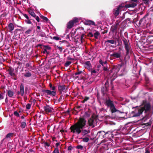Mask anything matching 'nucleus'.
I'll list each match as a JSON object with an SVG mask.
<instances>
[{
    "instance_id": "1",
    "label": "nucleus",
    "mask_w": 153,
    "mask_h": 153,
    "mask_svg": "<svg viewBox=\"0 0 153 153\" xmlns=\"http://www.w3.org/2000/svg\"><path fill=\"white\" fill-rule=\"evenodd\" d=\"M70 129L71 132L78 135L81 133L83 136L90 133V127L86 124V121L83 118H80L77 122L72 126Z\"/></svg>"
},
{
    "instance_id": "2",
    "label": "nucleus",
    "mask_w": 153,
    "mask_h": 153,
    "mask_svg": "<svg viewBox=\"0 0 153 153\" xmlns=\"http://www.w3.org/2000/svg\"><path fill=\"white\" fill-rule=\"evenodd\" d=\"M151 108V106L150 104L149 103H146V101H143L141 107L136 109L134 111L132 112V113L134 114L132 117L139 116L144 111L145 114L147 115V113L150 111Z\"/></svg>"
},
{
    "instance_id": "3",
    "label": "nucleus",
    "mask_w": 153,
    "mask_h": 153,
    "mask_svg": "<svg viewBox=\"0 0 153 153\" xmlns=\"http://www.w3.org/2000/svg\"><path fill=\"white\" fill-rule=\"evenodd\" d=\"M106 106L112 113L119 111L116 108L114 101L109 97H106Z\"/></svg>"
},
{
    "instance_id": "4",
    "label": "nucleus",
    "mask_w": 153,
    "mask_h": 153,
    "mask_svg": "<svg viewBox=\"0 0 153 153\" xmlns=\"http://www.w3.org/2000/svg\"><path fill=\"white\" fill-rule=\"evenodd\" d=\"M123 64H118L115 66L113 68H111L110 70H108L106 67V73L108 74L109 75L112 73V76L114 77L117 76V73L119 71L121 68L122 67Z\"/></svg>"
},
{
    "instance_id": "5",
    "label": "nucleus",
    "mask_w": 153,
    "mask_h": 153,
    "mask_svg": "<svg viewBox=\"0 0 153 153\" xmlns=\"http://www.w3.org/2000/svg\"><path fill=\"white\" fill-rule=\"evenodd\" d=\"M122 40L123 41V44L125 45V48L126 51V56H128L129 54H132V51L129 45L128 42L127 40L123 36V38H121Z\"/></svg>"
},
{
    "instance_id": "6",
    "label": "nucleus",
    "mask_w": 153,
    "mask_h": 153,
    "mask_svg": "<svg viewBox=\"0 0 153 153\" xmlns=\"http://www.w3.org/2000/svg\"><path fill=\"white\" fill-rule=\"evenodd\" d=\"M50 88L53 91H51L48 90H45L44 91L47 93L48 95H51L53 96H55L56 94V92L55 91H54L55 89V87L53 86Z\"/></svg>"
},
{
    "instance_id": "7",
    "label": "nucleus",
    "mask_w": 153,
    "mask_h": 153,
    "mask_svg": "<svg viewBox=\"0 0 153 153\" xmlns=\"http://www.w3.org/2000/svg\"><path fill=\"white\" fill-rule=\"evenodd\" d=\"M78 22V19L74 18L72 20L70 21L67 24V27L68 29H71L74 26V24Z\"/></svg>"
},
{
    "instance_id": "8",
    "label": "nucleus",
    "mask_w": 153,
    "mask_h": 153,
    "mask_svg": "<svg viewBox=\"0 0 153 153\" xmlns=\"http://www.w3.org/2000/svg\"><path fill=\"white\" fill-rule=\"evenodd\" d=\"M97 120L93 117L91 118L88 120V123L90 126L94 127L96 125Z\"/></svg>"
},
{
    "instance_id": "9",
    "label": "nucleus",
    "mask_w": 153,
    "mask_h": 153,
    "mask_svg": "<svg viewBox=\"0 0 153 153\" xmlns=\"http://www.w3.org/2000/svg\"><path fill=\"white\" fill-rule=\"evenodd\" d=\"M44 111L46 113H51L53 112V109L48 105H46L43 107Z\"/></svg>"
},
{
    "instance_id": "10",
    "label": "nucleus",
    "mask_w": 153,
    "mask_h": 153,
    "mask_svg": "<svg viewBox=\"0 0 153 153\" xmlns=\"http://www.w3.org/2000/svg\"><path fill=\"white\" fill-rule=\"evenodd\" d=\"M123 7L122 4H120L117 7V10L114 12L115 16H117L119 14L120 10L123 9Z\"/></svg>"
},
{
    "instance_id": "11",
    "label": "nucleus",
    "mask_w": 153,
    "mask_h": 153,
    "mask_svg": "<svg viewBox=\"0 0 153 153\" xmlns=\"http://www.w3.org/2000/svg\"><path fill=\"white\" fill-rule=\"evenodd\" d=\"M37 35L42 37L47 38L48 35H46L44 32H43L42 30H37Z\"/></svg>"
},
{
    "instance_id": "12",
    "label": "nucleus",
    "mask_w": 153,
    "mask_h": 153,
    "mask_svg": "<svg viewBox=\"0 0 153 153\" xmlns=\"http://www.w3.org/2000/svg\"><path fill=\"white\" fill-rule=\"evenodd\" d=\"M58 89L59 91L62 93V92H66L67 89L65 88V86L64 85H59Z\"/></svg>"
},
{
    "instance_id": "13",
    "label": "nucleus",
    "mask_w": 153,
    "mask_h": 153,
    "mask_svg": "<svg viewBox=\"0 0 153 153\" xmlns=\"http://www.w3.org/2000/svg\"><path fill=\"white\" fill-rule=\"evenodd\" d=\"M110 56L111 57L113 58V59H115L116 58H120L121 56V55L120 53L116 52L114 53L111 54Z\"/></svg>"
},
{
    "instance_id": "14",
    "label": "nucleus",
    "mask_w": 153,
    "mask_h": 153,
    "mask_svg": "<svg viewBox=\"0 0 153 153\" xmlns=\"http://www.w3.org/2000/svg\"><path fill=\"white\" fill-rule=\"evenodd\" d=\"M112 132L110 131H108L106 132V137L109 140L111 139V138L113 137L112 134Z\"/></svg>"
},
{
    "instance_id": "15",
    "label": "nucleus",
    "mask_w": 153,
    "mask_h": 153,
    "mask_svg": "<svg viewBox=\"0 0 153 153\" xmlns=\"http://www.w3.org/2000/svg\"><path fill=\"white\" fill-rule=\"evenodd\" d=\"M146 41L149 44L153 43V36L151 35L148 36Z\"/></svg>"
},
{
    "instance_id": "16",
    "label": "nucleus",
    "mask_w": 153,
    "mask_h": 153,
    "mask_svg": "<svg viewBox=\"0 0 153 153\" xmlns=\"http://www.w3.org/2000/svg\"><path fill=\"white\" fill-rule=\"evenodd\" d=\"M85 24L87 25H95V22L94 21L90 20H87L85 22Z\"/></svg>"
},
{
    "instance_id": "17",
    "label": "nucleus",
    "mask_w": 153,
    "mask_h": 153,
    "mask_svg": "<svg viewBox=\"0 0 153 153\" xmlns=\"http://www.w3.org/2000/svg\"><path fill=\"white\" fill-rule=\"evenodd\" d=\"M20 93L21 96L23 95L24 94V85L22 83L20 86Z\"/></svg>"
},
{
    "instance_id": "18",
    "label": "nucleus",
    "mask_w": 153,
    "mask_h": 153,
    "mask_svg": "<svg viewBox=\"0 0 153 153\" xmlns=\"http://www.w3.org/2000/svg\"><path fill=\"white\" fill-rule=\"evenodd\" d=\"M85 66L88 69H90L91 67V65L90 61H88L85 62Z\"/></svg>"
},
{
    "instance_id": "19",
    "label": "nucleus",
    "mask_w": 153,
    "mask_h": 153,
    "mask_svg": "<svg viewBox=\"0 0 153 153\" xmlns=\"http://www.w3.org/2000/svg\"><path fill=\"white\" fill-rule=\"evenodd\" d=\"M9 74L11 76H13L15 75L14 72V69L12 68H10L7 71Z\"/></svg>"
},
{
    "instance_id": "20",
    "label": "nucleus",
    "mask_w": 153,
    "mask_h": 153,
    "mask_svg": "<svg viewBox=\"0 0 153 153\" xmlns=\"http://www.w3.org/2000/svg\"><path fill=\"white\" fill-rule=\"evenodd\" d=\"M8 27L9 31L11 32L14 29V26L12 23H10L8 25Z\"/></svg>"
},
{
    "instance_id": "21",
    "label": "nucleus",
    "mask_w": 153,
    "mask_h": 153,
    "mask_svg": "<svg viewBox=\"0 0 153 153\" xmlns=\"http://www.w3.org/2000/svg\"><path fill=\"white\" fill-rule=\"evenodd\" d=\"M117 28V27L114 25H113L111 27V30L113 33L116 32Z\"/></svg>"
},
{
    "instance_id": "22",
    "label": "nucleus",
    "mask_w": 153,
    "mask_h": 153,
    "mask_svg": "<svg viewBox=\"0 0 153 153\" xmlns=\"http://www.w3.org/2000/svg\"><path fill=\"white\" fill-rule=\"evenodd\" d=\"M28 13L29 14L32 16L35 17H36V15L32 10H28Z\"/></svg>"
},
{
    "instance_id": "23",
    "label": "nucleus",
    "mask_w": 153,
    "mask_h": 153,
    "mask_svg": "<svg viewBox=\"0 0 153 153\" xmlns=\"http://www.w3.org/2000/svg\"><path fill=\"white\" fill-rule=\"evenodd\" d=\"M7 94L9 97H12L13 96L14 93L12 91L10 90L8 91Z\"/></svg>"
},
{
    "instance_id": "24",
    "label": "nucleus",
    "mask_w": 153,
    "mask_h": 153,
    "mask_svg": "<svg viewBox=\"0 0 153 153\" xmlns=\"http://www.w3.org/2000/svg\"><path fill=\"white\" fill-rule=\"evenodd\" d=\"M32 75V74L30 72H27L25 73L24 74V76L26 77H28L31 76Z\"/></svg>"
},
{
    "instance_id": "25",
    "label": "nucleus",
    "mask_w": 153,
    "mask_h": 153,
    "mask_svg": "<svg viewBox=\"0 0 153 153\" xmlns=\"http://www.w3.org/2000/svg\"><path fill=\"white\" fill-rule=\"evenodd\" d=\"M152 14V13H151V11H150V12H149L148 13H147V14H146V15H145V16H144V17L143 18L141 19H140V23H142V22L143 21V19H145V17H146V16H149V15H150V14Z\"/></svg>"
},
{
    "instance_id": "26",
    "label": "nucleus",
    "mask_w": 153,
    "mask_h": 153,
    "mask_svg": "<svg viewBox=\"0 0 153 153\" xmlns=\"http://www.w3.org/2000/svg\"><path fill=\"white\" fill-rule=\"evenodd\" d=\"M25 67L26 68H29V69H32V67L31 65V63L29 62L26 63L25 64Z\"/></svg>"
},
{
    "instance_id": "27",
    "label": "nucleus",
    "mask_w": 153,
    "mask_h": 153,
    "mask_svg": "<svg viewBox=\"0 0 153 153\" xmlns=\"http://www.w3.org/2000/svg\"><path fill=\"white\" fill-rule=\"evenodd\" d=\"M26 126V123L25 122H22L21 123V127L22 128H25Z\"/></svg>"
},
{
    "instance_id": "28",
    "label": "nucleus",
    "mask_w": 153,
    "mask_h": 153,
    "mask_svg": "<svg viewBox=\"0 0 153 153\" xmlns=\"http://www.w3.org/2000/svg\"><path fill=\"white\" fill-rule=\"evenodd\" d=\"M106 74H107L108 75L107 76V78H108L109 79V77H110L111 78H113V79H112V80H112V81H113V79L117 77V76H116V77H114L113 76H112V75H111L112 73H111V74H110L109 75L108 74H107V73H106Z\"/></svg>"
},
{
    "instance_id": "29",
    "label": "nucleus",
    "mask_w": 153,
    "mask_h": 153,
    "mask_svg": "<svg viewBox=\"0 0 153 153\" xmlns=\"http://www.w3.org/2000/svg\"><path fill=\"white\" fill-rule=\"evenodd\" d=\"M83 141L85 142H87L89 140V138L88 137H85L82 138Z\"/></svg>"
},
{
    "instance_id": "30",
    "label": "nucleus",
    "mask_w": 153,
    "mask_h": 153,
    "mask_svg": "<svg viewBox=\"0 0 153 153\" xmlns=\"http://www.w3.org/2000/svg\"><path fill=\"white\" fill-rule=\"evenodd\" d=\"M53 153H60L59 150L58 148H55V149L53 152Z\"/></svg>"
},
{
    "instance_id": "31",
    "label": "nucleus",
    "mask_w": 153,
    "mask_h": 153,
    "mask_svg": "<svg viewBox=\"0 0 153 153\" xmlns=\"http://www.w3.org/2000/svg\"><path fill=\"white\" fill-rule=\"evenodd\" d=\"M40 17L41 19H42L43 20L46 22H47L48 20V19L47 17L43 16L41 15L40 16Z\"/></svg>"
},
{
    "instance_id": "32",
    "label": "nucleus",
    "mask_w": 153,
    "mask_h": 153,
    "mask_svg": "<svg viewBox=\"0 0 153 153\" xmlns=\"http://www.w3.org/2000/svg\"><path fill=\"white\" fill-rule=\"evenodd\" d=\"M71 63V62L70 61H67L65 63V66L66 67L68 66Z\"/></svg>"
},
{
    "instance_id": "33",
    "label": "nucleus",
    "mask_w": 153,
    "mask_h": 153,
    "mask_svg": "<svg viewBox=\"0 0 153 153\" xmlns=\"http://www.w3.org/2000/svg\"><path fill=\"white\" fill-rule=\"evenodd\" d=\"M31 32V30L30 29H28L27 31H26L25 32V33L26 35H28L30 34Z\"/></svg>"
},
{
    "instance_id": "34",
    "label": "nucleus",
    "mask_w": 153,
    "mask_h": 153,
    "mask_svg": "<svg viewBox=\"0 0 153 153\" xmlns=\"http://www.w3.org/2000/svg\"><path fill=\"white\" fill-rule=\"evenodd\" d=\"M131 7H134L137 6V4L134 2L130 4Z\"/></svg>"
},
{
    "instance_id": "35",
    "label": "nucleus",
    "mask_w": 153,
    "mask_h": 153,
    "mask_svg": "<svg viewBox=\"0 0 153 153\" xmlns=\"http://www.w3.org/2000/svg\"><path fill=\"white\" fill-rule=\"evenodd\" d=\"M106 42H108L111 44H114L115 42L114 40H108L106 41Z\"/></svg>"
},
{
    "instance_id": "36",
    "label": "nucleus",
    "mask_w": 153,
    "mask_h": 153,
    "mask_svg": "<svg viewBox=\"0 0 153 153\" xmlns=\"http://www.w3.org/2000/svg\"><path fill=\"white\" fill-rule=\"evenodd\" d=\"M120 23V21H119L118 20L116 21L114 25H115V26H116L117 27H118V26Z\"/></svg>"
},
{
    "instance_id": "37",
    "label": "nucleus",
    "mask_w": 153,
    "mask_h": 153,
    "mask_svg": "<svg viewBox=\"0 0 153 153\" xmlns=\"http://www.w3.org/2000/svg\"><path fill=\"white\" fill-rule=\"evenodd\" d=\"M31 106V104L28 103L26 105V108L27 109H30Z\"/></svg>"
},
{
    "instance_id": "38",
    "label": "nucleus",
    "mask_w": 153,
    "mask_h": 153,
    "mask_svg": "<svg viewBox=\"0 0 153 153\" xmlns=\"http://www.w3.org/2000/svg\"><path fill=\"white\" fill-rule=\"evenodd\" d=\"M99 35V33L98 32H96L94 33V36L96 38H97Z\"/></svg>"
},
{
    "instance_id": "39",
    "label": "nucleus",
    "mask_w": 153,
    "mask_h": 153,
    "mask_svg": "<svg viewBox=\"0 0 153 153\" xmlns=\"http://www.w3.org/2000/svg\"><path fill=\"white\" fill-rule=\"evenodd\" d=\"M76 148L77 149H83V146H81V145H78L76 147Z\"/></svg>"
},
{
    "instance_id": "40",
    "label": "nucleus",
    "mask_w": 153,
    "mask_h": 153,
    "mask_svg": "<svg viewBox=\"0 0 153 153\" xmlns=\"http://www.w3.org/2000/svg\"><path fill=\"white\" fill-rule=\"evenodd\" d=\"M123 8L124 7H126V8H129L131 7H130V4H128L125 5H123Z\"/></svg>"
},
{
    "instance_id": "41",
    "label": "nucleus",
    "mask_w": 153,
    "mask_h": 153,
    "mask_svg": "<svg viewBox=\"0 0 153 153\" xmlns=\"http://www.w3.org/2000/svg\"><path fill=\"white\" fill-rule=\"evenodd\" d=\"M142 1L146 4H148L149 3V0H142Z\"/></svg>"
},
{
    "instance_id": "42",
    "label": "nucleus",
    "mask_w": 153,
    "mask_h": 153,
    "mask_svg": "<svg viewBox=\"0 0 153 153\" xmlns=\"http://www.w3.org/2000/svg\"><path fill=\"white\" fill-rule=\"evenodd\" d=\"M12 135L13 133H8L7 135L6 136V137L7 138H10L12 136Z\"/></svg>"
},
{
    "instance_id": "43",
    "label": "nucleus",
    "mask_w": 153,
    "mask_h": 153,
    "mask_svg": "<svg viewBox=\"0 0 153 153\" xmlns=\"http://www.w3.org/2000/svg\"><path fill=\"white\" fill-rule=\"evenodd\" d=\"M99 62L102 66H104V65L105 64V62H103L101 59L100 60Z\"/></svg>"
},
{
    "instance_id": "44",
    "label": "nucleus",
    "mask_w": 153,
    "mask_h": 153,
    "mask_svg": "<svg viewBox=\"0 0 153 153\" xmlns=\"http://www.w3.org/2000/svg\"><path fill=\"white\" fill-rule=\"evenodd\" d=\"M14 114L15 116L16 117H19L20 116L19 113L16 111H15L14 112Z\"/></svg>"
},
{
    "instance_id": "45",
    "label": "nucleus",
    "mask_w": 153,
    "mask_h": 153,
    "mask_svg": "<svg viewBox=\"0 0 153 153\" xmlns=\"http://www.w3.org/2000/svg\"><path fill=\"white\" fill-rule=\"evenodd\" d=\"M45 48L47 50H50L51 49V48L49 46H44Z\"/></svg>"
},
{
    "instance_id": "46",
    "label": "nucleus",
    "mask_w": 153,
    "mask_h": 153,
    "mask_svg": "<svg viewBox=\"0 0 153 153\" xmlns=\"http://www.w3.org/2000/svg\"><path fill=\"white\" fill-rule=\"evenodd\" d=\"M44 146L46 147V146L47 147H49L50 146V144L47 143V142H45L44 143Z\"/></svg>"
},
{
    "instance_id": "47",
    "label": "nucleus",
    "mask_w": 153,
    "mask_h": 153,
    "mask_svg": "<svg viewBox=\"0 0 153 153\" xmlns=\"http://www.w3.org/2000/svg\"><path fill=\"white\" fill-rule=\"evenodd\" d=\"M57 47L59 50L60 51V52L61 53L62 51V47H60L58 46Z\"/></svg>"
},
{
    "instance_id": "48",
    "label": "nucleus",
    "mask_w": 153,
    "mask_h": 153,
    "mask_svg": "<svg viewBox=\"0 0 153 153\" xmlns=\"http://www.w3.org/2000/svg\"><path fill=\"white\" fill-rule=\"evenodd\" d=\"M82 73V71H78L76 73H75V75H79L80 74Z\"/></svg>"
},
{
    "instance_id": "49",
    "label": "nucleus",
    "mask_w": 153,
    "mask_h": 153,
    "mask_svg": "<svg viewBox=\"0 0 153 153\" xmlns=\"http://www.w3.org/2000/svg\"><path fill=\"white\" fill-rule=\"evenodd\" d=\"M100 14L103 17L104 16V12L103 11H101L100 12Z\"/></svg>"
},
{
    "instance_id": "50",
    "label": "nucleus",
    "mask_w": 153,
    "mask_h": 153,
    "mask_svg": "<svg viewBox=\"0 0 153 153\" xmlns=\"http://www.w3.org/2000/svg\"><path fill=\"white\" fill-rule=\"evenodd\" d=\"M151 123L150 122L146 123L144 124L146 125V126H148L151 125Z\"/></svg>"
},
{
    "instance_id": "51",
    "label": "nucleus",
    "mask_w": 153,
    "mask_h": 153,
    "mask_svg": "<svg viewBox=\"0 0 153 153\" xmlns=\"http://www.w3.org/2000/svg\"><path fill=\"white\" fill-rule=\"evenodd\" d=\"M26 22L27 24H31L32 23L31 21L30 20H29V19H27V20L26 21Z\"/></svg>"
},
{
    "instance_id": "52",
    "label": "nucleus",
    "mask_w": 153,
    "mask_h": 153,
    "mask_svg": "<svg viewBox=\"0 0 153 153\" xmlns=\"http://www.w3.org/2000/svg\"><path fill=\"white\" fill-rule=\"evenodd\" d=\"M84 37V34H82L81 35V37H80V40H81L82 42V40L83 39V37Z\"/></svg>"
},
{
    "instance_id": "53",
    "label": "nucleus",
    "mask_w": 153,
    "mask_h": 153,
    "mask_svg": "<svg viewBox=\"0 0 153 153\" xmlns=\"http://www.w3.org/2000/svg\"><path fill=\"white\" fill-rule=\"evenodd\" d=\"M23 15L24 16V17L25 18H26L27 19H29V18L28 16L26 14H24Z\"/></svg>"
},
{
    "instance_id": "54",
    "label": "nucleus",
    "mask_w": 153,
    "mask_h": 153,
    "mask_svg": "<svg viewBox=\"0 0 153 153\" xmlns=\"http://www.w3.org/2000/svg\"><path fill=\"white\" fill-rule=\"evenodd\" d=\"M53 39L56 40H58L59 39V38L57 36H54Z\"/></svg>"
},
{
    "instance_id": "55",
    "label": "nucleus",
    "mask_w": 153,
    "mask_h": 153,
    "mask_svg": "<svg viewBox=\"0 0 153 153\" xmlns=\"http://www.w3.org/2000/svg\"><path fill=\"white\" fill-rule=\"evenodd\" d=\"M89 99V98L88 97H85L84 99V100L86 102Z\"/></svg>"
},
{
    "instance_id": "56",
    "label": "nucleus",
    "mask_w": 153,
    "mask_h": 153,
    "mask_svg": "<svg viewBox=\"0 0 153 153\" xmlns=\"http://www.w3.org/2000/svg\"><path fill=\"white\" fill-rule=\"evenodd\" d=\"M36 20L38 22H39V17L38 16L36 17Z\"/></svg>"
},
{
    "instance_id": "57",
    "label": "nucleus",
    "mask_w": 153,
    "mask_h": 153,
    "mask_svg": "<svg viewBox=\"0 0 153 153\" xmlns=\"http://www.w3.org/2000/svg\"><path fill=\"white\" fill-rule=\"evenodd\" d=\"M43 53H48L47 51V50L45 48L44 49V51H43Z\"/></svg>"
},
{
    "instance_id": "58",
    "label": "nucleus",
    "mask_w": 153,
    "mask_h": 153,
    "mask_svg": "<svg viewBox=\"0 0 153 153\" xmlns=\"http://www.w3.org/2000/svg\"><path fill=\"white\" fill-rule=\"evenodd\" d=\"M4 98L3 96L0 93V100L3 99Z\"/></svg>"
},
{
    "instance_id": "59",
    "label": "nucleus",
    "mask_w": 153,
    "mask_h": 153,
    "mask_svg": "<svg viewBox=\"0 0 153 153\" xmlns=\"http://www.w3.org/2000/svg\"><path fill=\"white\" fill-rule=\"evenodd\" d=\"M97 72V71L95 70H93L91 71V74L96 73Z\"/></svg>"
},
{
    "instance_id": "60",
    "label": "nucleus",
    "mask_w": 153,
    "mask_h": 153,
    "mask_svg": "<svg viewBox=\"0 0 153 153\" xmlns=\"http://www.w3.org/2000/svg\"><path fill=\"white\" fill-rule=\"evenodd\" d=\"M60 145V143H56V147L58 148V146Z\"/></svg>"
},
{
    "instance_id": "61",
    "label": "nucleus",
    "mask_w": 153,
    "mask_h": 153,
    "mask_svg": "<svg viewBox=\"0 0 153 153\" xmlns=\"http://www.w3.org/2000/svg\"><path fill=\"white\" fill-rule=\"evenodd\" d=\"M72 149V147L71 146H69L68 148V150L70 151Z\"/></svg>"
},
{
    "instance_id": "62",
    "label": "nucleus",
    "mask_w": 153,
    "mask_h": 153,
    "mask_svg": "<svg viewBox=\"0 0 153 153\" xmlns=\"http://www.w3.org/2000/svg\"><path fill=\"white\" fill-rule=\"evenodd\" d=\"M89 35L91 37H92V36H94V35L91 33H89Z\"/></svg>"
},
{
    "instance_id": "63",
    "label": "nucleus",
    "mask_w": 153,
    "mask_h": 153,
    "mask_svg": "<svg viewBox=\"0 0 153 153\" xmlns=\"http://www.w3.org/2000/svg\"><path fill=\"white\" fill-rule=\"evenodd\" d=\"M2 59V57L0 56V62H1Z\"/></svg>"
},
{
    "instance_id": "64",
    "label": "nucleus",
    "mask_w": 153,
    "mask_h": 153,
    "mask_svg": "<svg viewBox=\"0 0 153 153\" xmlns=\"http://www.w3.org/2000/svg\"><path fill=\"white\" fill-rule=\"evenodd\" d=\"M37 29H39V30H40V29L41 27H40V26H38L37 27Z\"/></svg>"
}]
</instances>
